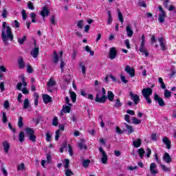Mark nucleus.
<instances>
[{
	"label": "nucleus",
	"instance_id": "nucleus-56",
	"mask_svg": "<svg viewBox=\"0 0 176 176\" xmlns=\"http://www.w3.org/2000/svg\"><path fill=\"white\" fill-rule=\"evenodd\" d=\"M33 71H34V69H32V67H31V65H28V66H27L28 74H32Z\"/></svg>",
	"mask_w": 176,
	"mask_h": 176
},
{
	"label": "nucleus",
	"instance_id": "nucleus-42",
	"mask_svg": "<svg viewBox=\"0 0 176 176\" xmlns=\"http://www.w3.org/2000/svg\"><path fill=\"white\" fill-rule=\"evenodd\" d=\"M18 126L19 129H23V126H24V124L23 123V117H19V119L18 121Z\"/></svg>",
	"mask_w": 176,
	"mask_h": 176
},
{
	"label": "nucleus",
	"instance_id": "nucleus-45",
	"mask_svg": "<svg viewBox=\"0 0 176 176\" xmlns=\"http://www.w3.org/2000/svg\"><path fill=\"white\" fill-rule=\"evenodd\" d=\"M132 120H133V124H141V120H139L135 117L133 118Z\"/></svg>",
	"mask_w": 176,
	"mask_h": 176
},
{
	"label": "nucleus",
	"instance_id": "nucleus-22",
	"mask_svg": "<svg viewBox=\"0 0 176 176\" xmlns=\"http://www.w3.org/2000/svg\"><path fill=\"white\" fill-rule=\"evenodd\" d=\"M160 167L164 173H170L171 171V168L167 167L165 164H160Z\"/></svg>",
	"mask_w": 176,
	"mask_h": 176
},
{
	"label": "nucleus",
	"instance_id": "nucleus-51",
	"mask_svg": "<svg viewBox=\"0 0 176 176\" xmlns=\"http://www.w3.org/2000/svg\"><path fill=\"white\" fill-rule=\"evenodd\" d=\"M120 79L122 83H129V80L126 79V76H123L122 74L120 75Z\"/></svg>",
	"mask_w": 176,
	"mask_h": 176
},
{
	"label": "nucleus",
	"instance_id": "nucleus-36",
	"mask_svg": "<svg viewBox=\"0 0 176 176\" xmlns=\"http://www.w3.org/2000/svg\"><path fill=\"white\" fill-rule=\"evenodd\" d=\"M70 97L73 102H75V101H76V94L75 92L70 91Z\"/></svg>",
	"mask_w": 176,
	"mask_h": 176
},
{
	"label": "nucleus",
	"instance_id": "nucleus-38",
	"mask_svg": "<svg viewBox=\"0 0 176 176\" xmlns=\"http://www.w3.org/2000/svg\"><path fill=\"white\" fill-rule=\"evenodd\" d=\"M164 96L165 98H170V97H171V91H170L168 89H165Z\"/></svg>",
	"mask_w": 176,
	"mask_h": 176
},
{
	"label": "nucleus",
	"instance_id": "nucleus-25",
	"mask_svg": "<svg viewBox=\"0 0 176 176\" xmlns=\"http://www.w3.org/2000/svg\"><path fill=\"white\" fill-rule=\"evenodd\" d=\"M107 98L109 101H111V102L113 101L115 98V95L113 94V92L109 91L107 94Z\"/></svg>",
	"mask_w": 176,
	"mask_h": 176
},
{
	"label": "nucleus",
	"instance_id": "nucleus-26",
	"mask_svg": "<svg viewBox=\"0 0 176 176\" xmlns=\"http://www.w3.org/2000/svg\"><path fill=\"white\" fill-rule=\"evenodd\" d=\"M26 134L30 137V135H32L34 134L35 131L32 128H26L25 129Z\"/></svg>",
	"mask_w": 176,
	"mask_h": 176
},
{
	"label": "nucleus",
	"instance_id": "nucleus-35",
	"mask_svg": "<svg viewBox=\"0 0 176 176\" xmlns=\"http://www.w3.org/2000/svg\"><path fill=\"white\" fill-rule=\"evenodd\" d=\"M78 148H80V149H85V151H86V149H87V146H86V144H85V142H81L80 143H78Z\"/></svg>",
	"mask_w": 176,
	"mask_h": 176
},
{
	"label": "nucleus",
	"instance_id": "nucleus-40",
	"mask_svg": "<svg viewBox=\"0 0 176 176\" xmlns=\"http://www.w3.org/2000/svg\"><path fill=\"white\" fill-rule=\"evenodd\" d=\"M12 26L13 27V28H19L20 27V23H19V21H17V20H14L12 23Z\"/></svg>",
	"mask_w": 176,
	"mask_h": 176
},
{
	"label": "nucleus",
	"instance_id": "nucleus-39",
	"mask_svg": "<svg viewBox=\"0 0 176 176\" xmlns=\"http://www.w3.org/2000/svg\"><path fill=\"white\" fill-rule=\"evenodd\" d=\"M89 164H90V160H82V166L85 168L89 167Z\"/></svg>",
	"mask_w": 176,
	"mask_h": 176
},
{
	"label": "nucleus",
	"instance_id": "nucleus-11",
	"mask_svg": "<svg viewBox=\"0 0 176 176\" xmlns=\"http://www.w3.org/2000/svg\"><path fill=\"white\" fill-rule=\"evenodd\" d=\"M154 100L156 102H158L160 107H164V100H163V98H160L157 94L154 95Z\"/></svg>",
	"mask_w": 176,
	"mask_h": 176
},
{
	"label": "nucleus",
	"instance_id": "nucleus-8",
	"mask_svg": "<svg viewBox=\"0 0 176 176\" xmlns=\"http://www.w3.org/2000/svg\"><path fill=\"white\" fill-rule=\"evenodd\" d=\"M65 102L66 104L63 105L62 111H71L72 104L69 103V98H68V96L65 97Z\"/></svg>",
	"mask_w": 176,
	"mask_h": 176
},
{
	"label": "nucleus",
	"instance_id": "nucleus-57",
	"mask_svg": "<svg viewBox=\"0 0 176 176\" xmlns=\"http://www.w3.org/2000/svg\"><path fill=\"white\" fill-rule=\"evenodd\" d=\"M1 16L3 19H6V17H8V10H6V9L3 10Z\"/></svg>",
	"mask_w": 176,
	"mask_h": 176
},
{
	"label": "nucleus",
	"instance_id": "nucleus-64",
	"mask_svg": "<svg viewBox=\"0 0 176 176\" xmlns=\"http://www.w3.org/2000/svg\"><path fill=\"white\" fill-rule=\"evenodd\" d=\"M1 171L4 176H8V170H6L3 167L1 168Z\"/></svg>",
	"mask_w": 176,
	"mask_h": 176
},
{
	"label": "nucleus",
	"instance_id": "nucleus-21",
	"mask_svg": "<svg viewBox=\"0 0 176 176\" xmlns=\"http://www.w3.org/2000/svg\"><path fill=\"white\" fill-rule=\"evenodd\" d=\"M144 49H145V35L142 36V43L140 44V52H144Z\"/></svg>",
	"mask_w": 176,
	"mask_h": 176
},
{
	"label": "nucleus",
	"instance_id": "nucleus-7",
	"mask_svg": "<svg viewBox=\"0 0 176 176\" xmlns=\"http://www.w3.org/2000/svg\"><path fill=\"white\" fill-rule=\"evenodd\" d=\"M116 56H118V52L116 51V48H115V47H111L110 52L109 53V57L110 60H115V58H116Z\"/></svg>",
	"mask_w": 176,
	"mask_h": 176
},
{
	"label": "nucleus",
	"instance_id": "nucleus-52",
	"mask_svg": "<svg viewBox=\"0 0 176 176\" xmlns=\"http://www.w3.org/2000/svg\"><path fill=\"white\" fill-rule=\"evenodd\" d=\"M80 67H81V71L83 75H86V66L82 65V63H80Z\"/></svg>",
	"mask_w": 176,
	"mask_h": 176
},
{
	"label": "nucleus",
	"instance_id": "nucleus-9",
	"mask_svg": "<svg viewBox=\"0 0 176 176\" xmlns=\"http://www.w3.org/2000/svg\"><path fill=\"white\" fill-rule=\"evenodd\" d=\"M40 14L43 17V19H45V17H47V16L50 14V12L49 11L47 7H42Z\"/></svg>",
	"mask_w": 176,
	"mask_h": 176
},
{
	"label": "nucleus",
	"instance_id": "nucleus-46",
	"mask_svg": "<svg viewBox=\"0 0 176 176\" xmlns=\"http://www.w3.org/2000/svg\"><path fill=\"white\" fill-rule=\"evenodd\" d=\"M115 107H116V108H120V107H122V102H120V100L117 99L116 100Z\"/></svg>",
	"mask_w": 176,
	"mask_h": 176
},
{
	"label": "nucleus",
	"instance_id": "nucleus-20",
	"mask_svg": "<svg viewBox=\"0 0 176 176\" xmlns=\"http://www.w3.org/2000/svg\"><path fill=\"white\" fill-rule=\"evenodd\" d=\"M60 70L61 72H64V67H65V63L63 61V51H60Z\"/></svg>",
	"mask_w": 176,
	"mask_h": 176
},
{
	"label": "nucleus",
	"instance_id": "nucleus-55",
	"mask_svg": "<svg viewBox=\"0 0 176 176\" xmlns=\"http://www.w3.org/2000/svg\"><path fill=\"white\" fill-rule=\"evenodd\" d=\"M65 164V168L68 169V167H69V160L68 159H65L64 160Z\"/></svg>",
	"mask_w": 176,
	"mask_h": 176
},
{
	"label": "nucleus",
	"instance_id": "nucleus-19",
	"mask_svg": "<svg viewBox=\"0 0 176 176\" xmlns=\"http://www.w3.org/2000/svg\"><path fill=\"white\" fill-rule=\"evenodd\" d=\"M141 144H142V140L141 139H136L133 141V145L135 148H140Z\"/></svg>",
	"mask_w": 176,
	"mask_h": 176
},
{
	"label": "nucleus",
	"instance_id": "nucleus-53",
	"mask_svg": "<svg viewBox=\"0 0 176 176\" xmlns=\"http://www.w3.org/2000/svg\"><path fill=\"white\" fill-rule=\"evenodd\" d=\"M3 107L5 109H9V107H10V104H9L8 100H5L3 103Z\"/></svg>",
	"mask_w": 176,
	"mask_h": 176
},
{
	"label": "nucleus",
	"instance_id": "nucleus-1",
	"mask_svg": "<svg viewBox=\"0 0 176 176\" xmlns=\"http://www.w3.org/2000/svg\"><path fill=\"white\" fill-rule=\"evenodd\" d=\"M1 38L2 41L8 46L9 45L8 41H13V34L12 33V29L10 26L6 25V22H3L1 30Z\"/></svg>",
	"mask_w": 176,
	"mask_h": 176
},
{
	"label": "nucleus",
	"instance_id": "nucleus-59",
	"mask_svg": "<svg viewBox=\"0 0 176 176\" xmlns=\"http://www.w3.org/2000/svg\"><path fill=\"white\" fill-rule=\"evenodd\" d=\"M68 148L70 156H74V150H72V146H71V144H68Z\"/></svg>",
	"mask_w": 176,
	"mask_h": 176
},
{
	"label": "nucleus",
	"instance_id": "nucleus-43",
	"mask_svg": "<svg viewBox=\"0 0 176 176\" xmlns=\"http://www.w3.org/2000/svg\"><path fill=\"white\" fill-rule=\"evenodd\" d=\"M52 126H55L57 127L58 126V118L57 117H54L52 120Z\"/></svg>",
	"mask_w": 176,
	"mask_h": 176
},
{
	"label": "nucleus",
	"instance_id": "nucleus-24",
	"mask_svg": "<svg viewBox=\"0 0 176 176\" xmlns=\"http://www.w3.org/2000/svg\"><path fill=\"white\" fill-rule=\"evenodd\" d=\"M158 82L160 85L161 89H163L164 90H166V84L164 83V81H163V78L162 77H160L158 78Z\"/></svg>",
	"mask_w": 176,
	"mask_h": 176
},
{
	"label": "nucleus",
	"instance_id": "nucleus-13",
	"mask_svg": "<svg viewBox=\"0 0 176 176\" xmlns=\"http://www.w3.org/2000/svg\"><path fill=\"white\" fill-rule=\"evenodd\" d=\"M158 41L160 42L161 50H163V51L166 50L167 48L166 47V40H164V38L160 37L158 38Z\"/></svg>",
	"mask_w": 176,
	"mask_h": 176
},
{
	"label": "nucleus",
	"instance_id": "nucleus-28",
	"mask_svg": "<svg viewBox=\"0 0 176 176\" xmlns=\"http://www.w3.org/2000/svg\"><path fill=\"white\" fill-rule=\"evenodd\" d=\"M124 124H125L126 129L129 134H131V133L134 132V129H133L132 126H130L126 123H124Z\"/></svg>",
	"mask_w": 176,
	"mask_h": 176
},
{
	"label": "nucleus",
	"instance_id": "nucleus-23",
	"mask_svg": "<svg viewBox=\"0 0 176 176\" xmlns=\"http://www.w3.org/2000/svg\"><path fill=\"white\" fill-rule=\"evenodd\" d=\"M126 34H127V36H129V38H131L133 36V30H131V27H130L129 25L126 26Z\"/></svg>",
	"mask_w": 176,
	"mask_h": 176
},
{
	"label": "nucleus",
	"instance_id": "nucleus-48",
	"mask_svg": "<svg viewBox=\"0 0 176 176\" xmlns=\"http://www.w3.org/2000/svg\"><path fill=\"white\" fill-rule=\"evenodd\" d=\"M2 122L4 124L8 122V116H6V113L5 112H3Z\"/></svg>",
	"mask_w": 176,
	"mask_h": 176
},
{
	"label": "nucleus",
	"instance_id": "nucleus-49",
	"mask_svg": "<svg viewBox=\"0 0 176 176\" xmlns=\"http://www.w3.org/2000/svg\"><path fill=\"white\" fill-rule=\"evenodd\" d=\"M55 140H56V141H58V140H60V130L56 131Z\"/></svg>",
	"mask_w": 176,
	"mask_h": 176
},
{
	"label": "nucleus",
	"instance_id": "nucleus-14",
	"mask_svg": "<svg viewBox=\"0 0 176 176\" xmlns=\"http://www.w3.org/2000/svg\"><path fill=\"white\" fill-rule=\"evenodd\" d=\"M163 160L165 162V163H167L168 164L171 163L173 161V159L170 156V154L168 153H165L163 155Z\"/></svg>",
	"mask_w": 176,
	"mask_h": 176
},
{
	"label": "nucleus",
	"instance_id": "nucleus-47",
	"mask_svg": "<svg viewBox=\"0 0 176 176\" xmlns=\"http://www.w3.org/2000/svg\"><path fill=\"white\" fill-rule=\"evenodd\" d=\"M50 23L52 25H56V16L52 15L50 18Z\"/></svg>",
	"mask_w": 176,
	"mask_h": 176
},
{
	"label": "nucleus",
	"instance_id": "nucleus-63",
	"mask_svg": "<svg viewBox=\"0 0 176 176\" xmlns=\"http://www.w3.org/2000/svg\"><path fill=\"white\" fill-rule=\"evenodd\" d=\"M116 131L118 134H123V131H122L119 126L116 128Z\"/></svg>",
	"mask_w": 176,
	"mask_h": 176
},
{
	"label": "nucleus",
	"instance_id": "nucleus-44",
	"mask_svg": "<svg viewBox=\"0 0 176 176\" xmlns=\"http://www.w3.org/2000/svg\"><path fill=\"white\" fill-rule=\"evenodd\" d=\"M18 170L19 171H24V170H25V165H24V163L18 165Z\"/></svg>",
	"mask_w": 176,
	"mask_h": 176
},
{
	"label": "nucleus",
	"instance_id": "nucleus-4",
	"mask_svg": "<svg viewBox=\"0 0 176 176\" xmlns=\"http://www.w3.org/2000/svg\"><path fill=\"white\" fill-rule=\"evenodd\" d=\"M96 102L104 103L107 101V95H103L102 92H98L96 94V97L95 98Z\"/></svg>",
	"mask_w": 176,
	"mask_h": 176
},
{
	"label": "nucleus",
	"instance_id": "nucleus-16",
	"mask_svg": "<svg viewBox=\"0 0 176 176\" xmlns=\"http://www.w3.org/2000/svg\"><path fill=\"white\" fill-rule=\"evenodd\" d=\"M3 148L4 149L5 153H9V150L10 149V144L8 141L3 142Z\"/></svg>",
	"mask_w": 176,
	"mask_h": 176
},
{
	"label": "nucleus",
	"instance_id": "nucleus-62",
	"mask_svg": "<svg viewBox=\"0 0 176 176\" xmlns=\"http://www.w3.org/2000/svg\"><path fill=\"white\" fill-rule=\"evenodd\" d=\"M21 13H22L23 20H27V12L25 11V10H23Z\"/></svg>",
	"mask_w": 176,
	"mask_h": 176
},
{
	"label": "nucleus",
	"instance_id": "nucleus-60",
	"mask_svg": "<svg viewBox=\"0 0 176 176\" xmlns=\"http://www.w3.org/2000/svg\"><path fill=\"white\" fill-rule=\"evenodd\" d=\"M65 174L66 176H72L74 173L72 171H71V170L67 168L66 169Z\"/></svg>",
	"mask_w": 176,
	"mask_h": 176
},
{
	"label": "nucleus",
	"instance_id": "nucleus-5",
	"mask_svg": "<svg viewBox=\"0 0 176 176\" xmlns=\"http://www.w3.org/2000/svg\"><path fill=\"white\" fill-rule=\"evenodd\" d=\"M98 150L102 156L101 162H102V164H107V163L108 162V155H107V152H105L102 149V147H99Z\"/></svg>",
	"mask_w": 176,
	"mask_h": 176
},
{
	"label": "nucleus",
	"instance_id": "nucleus-18",
	"mask_svg": "<svg viewBox=\"0 0 176 176\" xmlns=\"http://www.w3.org/2000/svg\"><path fill=\"white\" fill-rule=\"evenodd\" d=\"M18 65L20 69L25 68V63H24V60L21 57L18 58Z\"/></svg>",
	"mask_w": 176,
	"mask_h": 176
},
{
	"label": "nucleus",
	"instance_id": "nucleus-50",
	"mask_svg": "<svg viewBox=\"0 0 176 176\" xmlns=\"http://www.w3.org/2000/svg\"><path fill=\"white\" fill-rule=\"evenodd\" d=\"M28 8L30 10H34V3L32 1H29L28 3Z\"/></svg>",
	"mask_w": 176,
	"mask_h": 176
},
{
	"label": "nucleus",
	"instance_id": "nucleus-3",
	"mask_svg": "<svg viewBox=\"0 0 176 176\" xmlns=\"http://www.w3.org/2000/svg\"><path fill=\"white\" fill-rule=\"evenodd\" d=\"M159 14H158V21L159 23H164V20H166V13L164 10H163V7L159 6L158 7Z\"/></svg>",
	"mask_w": 176,
	"mask_h": 176
},
{
	"label": "nucleus",
	"instance_id": "nucleus-58",
	"mask_svg": "<svg viewBox=\"0 0 176 176\" xmlns=\"http://www.w3.org/2000/svg\"><path fill=\"white\" fill-rule=\"evenodd\" d=\"M29 138L30 141H32V142H35V141H36V136L34 134L30 135Z\"/></svg>",
	"mask_w": 176,
	"mask_h": 176
},
{
	"label": "nucleus",
	"instance_id": "nucleus-2",
	"mask_svg": "<svg viewBox=\"0 0 176 176\" xmlns=\"http://www.w3.org/2000/svg\"><path fill=\"white\" fill-rule=\"evenodd\" d=\"M152 93H153V90H152V88L151 87L144 88L142 90V95L143 96L144 98H145L147 104L152 103V100H151Z\"/></svg>",
	"mask_w": 176,
	"mask_h": 176
},
{
	"label": "nucleus",
	"instance_id": "nucleus-12",
	"mask_svg": "<svg viewBox=\"0 0 176 176\" xmlns=\"http://www.w3.org/2000/svg\"><path fill=\"white\" fill-rule=\"evenodd\" d=\"M162 142L166 145L167 149H171V141L167 137H164L162 138Z\"/></svg>",
	"mask_w": 176,
	"mask_h": 176
},
{
	"label": "nucleus",
	"instance_id": "nucleus-61",
	"mask_svg": "<svg viewBox=\"0 0 176 176\" xmlns=\"http://www.w3.org/2000/svg\"><path fill=\"white\" fill-rule=\"evenodd\" d=\"M77 27H78V28H80V30H82V28H83V20H81L78 22Z\"/></svg>",
	"mask_w": 176,
	"mask_h": 176
},
{
	"label": "nucleus",
	"instance_id": "nucleus-41",
	"mask_svg": "<svg viewBox=\"0 0 176 176\" xmlns=\"http://www.w3.org/2000/svg\"><path fill=\"white\" fill-rule=\"evenodd\" d=\"M30 17L32 19V23H36V14H35V12H32L30 14Z\"/></svg>",
	"mask_w": 176,
	"mask_h": 176
},
{
	"label": "nucleus",
	"instance_id": "nucleus-10",
	"mask_svg": "<svg viewBox=\"0 0 176 176\" xmlns=\"http://www.w3.org/2000/svg\"><path fill=\"white\" fill-rule=\"evenodd\" d=\"M129 96H130V97H131L132 100L133 101L134 104H135V105H137V104H138V102H140V96L133 93V91H131L129 93Z\"/></svg>",
	"mask_w": 176,
	"mask_h": 176
},
{
	"label": "nucleus",
	"instance_id": "nucleus-33",
	"mask_svg": "<svg viewBox=\"0 0 176 176\" xmlns=\"http://www.w3.org/2000/svg\"><path fill=\"white\" fill-rule=\"evenodd\" d=\"M24 138H25V135H24V132H20L19 135V142H23Z\"/></svg>",
	"mask_w": 176,
	"mask_h": 176
},
{
	"label": "nucleus",
	"instance_id": "nucleus-27",
	"mask_svg": "<svg viewBox=\"0 0 176 176\" xmlns=\"http://www.w3.org/2000/svg\"><path fill=\"white\" fill-rule=\"evenodd\" d=\"M140 159H144V155H145V150L143 148H140L138 151Z\"/></svg>",
	"mask_w": 176,
	"mask_h": 176
},
{
	"label": "nucleus",
	"instance_id": "nucleus-32",
	"mask_svg": "<svg viewBox=\"0 0 176 176\" xmlns=\"http://www.w3.org/2000/svg\"><path fill=\"white\" fill-rule=\"evenodd\" d=\"M53 61L55 64H57L58 63V54L56 51L54 52Z\"/></svg>",
	"mask_w": 176,
	"mask_h": 176
},
{
	"label": "nucleus",
	"instance_id": "nucleus-17",
	"mask_svg": "<svg viewBox=\"0 0 176 176\" xmlns=\"http://www.w3.org/2000/svg\"><path fill=\"white\" fill-rule=\"evenodd\" d=\"M31 56H32V57L34 58H36V57H38V55L39 54V47H35L34 48L31 52H30Z\"/></svg>",
	"mask_w": 176,
	"mask_h": 176
},
{
	"label": "nucleus",
	"instance_id": "nucleus-34",
	"mask_svg": "<svg viewBox=\"0 0 176 176\" xmlns=\"http://www.w3.org/2000/svg\"><path fill=\"white\" fill-rule=\"evenodd\" d=\"M30 107V100L26 98L23 102V109H27Z\"/></svg>",
	"mask_w": 176,
	"mask_h": 176
},
{
	"label": "nucleus",
	"instance_id": "nucleus-29",
	"mask_svg": "<svg viewBox=\"0 0 176 176\" xmlns=\"http://www.w3.org/2000/svg\"><path fill=\"white\" fill-rule=\"evenodd\" d=\"M48 87H52L56 85V81L53 78H50L47 83Z\"/></svg>",
	"mask_w": 176,
	"mask_h": 176
},
{
	"label": "nucleus",
	"instance_id": "nucleus-15",
	"mask_svg": "<svg viewBox=\"0 0 176 176\" xmlns=\"http://www.w3.org/2000/svg\"><path fill=\"white\" fill-rule=\"evenodd\" d=\"M43 101L45 104H49V102H52V98L50 96L47 94H43Z\"/></svg>",
	"mask_w": 176,
	"mask_h": 176
},
{
	"label": "nucleus",
	"instance_id": "nucleus-54",
	"mask_svg": "<svg viewBox=\"0 0 176 176\" xmlns=\"http://www.w3.org/2000/svg\"><path fill=\"white\" fill-rule=\"evenodd\" d=\"M65 81L67 85H69V82H71V75L68 74L66 76V78H65Z\"/></svg>",
	"mask_w": 176,
	"mask_h": 176
},
{
	"label": "nucleus",
	"instance_id": "nucleus-31",
	"mask_svg": "<svg viewBox=\"0 0 176 176\" xmlns=\"http://www.w3.org/2000/svg\"><path fill=\"white\" fill-rule=\"evenodd\" d=\"M118 20L119 21H120V23H122V24H123V14H122V12H120V10H118Z\"/></svg>",
	"mask_w": 176,
	"mask_h": 176
},
{
	"label": "nucleus",
	"instance_id": "nucleus-37",
	"mask_svg": "<svg viewBox=\"0 0 176 176\" xmlns=\"http://www.w3.org/2000/svg\"><path fill=\"white\" fill-rule=\"evenodd\" d=\"M108 16H109V19L107 20V24L109 25H111V24H112V21L113 20V19L112 18V15L111 14V12H108Z\"/></svg>",
	"mask_w": 176,
	"mask_h": 176
},
{
	"label": "nucleus",
	"instance_id": "nucleus-6",
	"mask_svg": "<svg viewBox=\"0 0 176 176\" xmlns=\"http://www.w3.org/2000/svg\"><path fill=\"white\" fill-rule=\"evenodd\" d=\"M124 71L125 72H126V74H129V75H130L131 78H134V76H135V69H134V68L130 67V66L126 65L124 68Z\"/></svg>",
	"mask_w": 176,
	"mask_h": 176
},
{
	"label": "nucleus",
	"instance_id": "nucleus-30",
	"mask_svg": "<svg viewBox=\"0 0 176 176\" xmlns=\"http://www.w3.org/2000/svg\"><path fill=\"white\" fill-rule=\"evenodd\" d=\"M25 41H27V36H23L21 38H18V43L19 45H23L24 42H25Z\"/></svg>",
	"mask_w": 176,
	"mask_h": 176
}]
</instances>
